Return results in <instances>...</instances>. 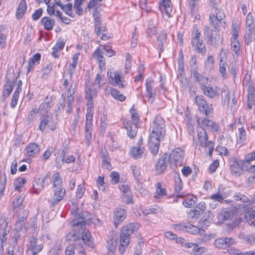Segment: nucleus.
Returning a JSON list of instances; mask_svg holds the SVG:
<instances>
[{
  "instance_id": "nucleus-1",
  "label": "nucleus",
  "mask_w": 255,
  "mask_h": 255,
  "mask_svg": "<svg viewBox=\"0 0 255 255\" xmlns=\"http://www.w3.org/2000/svg\"><path fill=\"white\" fill-rule=\"evenodd\" d=\"M166 133L164 121L161 116L157 115L152 124V130L149 137V148L154 155L158 152L160 141L163 139Z\"/></svg>"
},
{
  "instance_id": "nucleus-2",
  "label": "nucleus",
  "mask_w": 255,
  "mask_h": 255,
  "mask_svg": "<svg viewBox=\"0 0 255 255\" xmlns=\"http://www.w3.org/2000/svg\"><path fill=\"white\" fill-rule=\"evenodd\" d=\"M139 228V225L136 223H129L123 228L120 235V245L119 248V252L121 255L124 253L128 246L131 235L137 232Z\"/></svg>"
},
{
  "instance_id": "nucleus-3",
  "label": "nucleus",
  "mask_w": 255,
  "mask_h": 255,
  "mask_svg": "<svg viewBox=\"0 0 255 255\" xmlns=\"http://www.w3.org/2000/svg\"><path fill=\"white\" fill-rule=\"evenodd\" d=\"M74 228L79 230V234L71 233L69 235L70 237L69 240L72 241L73 240L75 242H78V239L80 236V234L82 235V240L83 244L85 246H88L91 248H93L94 244L93 241L91 240V234L88 230L87 231L86 225L83 222L76 223L74 224Z\"/></svg>"
},
{
  "instance_id": "nucleus-4",
  "label": "nucleus",
  "mask_w": 255,
  "mask_h": 255,
  "mask_svg": "<svg viewBox=\"0 0 255 255\" xmlns=\"http://www.w3.org/2000/svg\"><path fill=\"white\" fill-rule=\"evenodd\" d=\"M129 112L131 114V121L128 122L126 124H124V125L125 128L127 130L128 136L133 138L136 136L137 133V124L139 121V116L135 112L134 105L130 108Z\"/></svg>"
},
{
  "instance_id": "nucleus-5",
  "label": "nucleus",
  "mask_w": 255,
  "mask_h": 255,
  "mask_svg": "<svg viewBox=\"0 0 255 255\" xmlns=\"http://www.w3.org/2000/svg\"><path fill=\"white\" fill-rule=\"evenodd\" d=\"M246 30L245 35V43L249 45L252 42H255V20L251 12L246 17Z\"/></svg>"
},
{
  "instance_id": "nucleus-6",
  "label": "nucleus",
  "mask_w": 255,
  "mask_h": 255,
  "mask_svg": "<svg viewBox=\"0 0 255 255\" xmlns=\"http://www.w3.org/2000/svg\"><path fill=\"white\" fill-rule=\"evenodd\" d=\"M194 103L198 108L199 111L206 117H210L214 112L213 106L208 104L203 96L198 95L195 97Z\"/></svg>"
},
{
  "instance_id": "nucleus-7",
  "label": "nucleus",
  "mask_w": 255,
  "mask_h": 255,
  "mask_svg": "<svg viewBox=\"0 0 255 255\" xmlns=\"http://www.w3.org/2000/svg\"><path fill=\"white\" fill-rule=\"evenodd\" d=\"M101 79L102 76L99 74H97L93 86L90 85L88 88H86L85 99L88 101L87 105H90V107H93V98L96 96L97 90L100 89Z\"/></svg>"
},
{
  "instance_id": "nucleus-8",
  "label": "nucleus",
  "mask_w": 255,
  "mask_h": 255,
  "mask_svg": "<svg viewBox=\"0 0 255 255\" xmlns=\"http://www.w3.org/2000/svg\"><path fill=\"white\" fill-rule=\"evenodd\" d=\"M184 154V151L180 148H175L172 151L167 157L171 168L173 169L178 166L183 165Z\"/></svg>"
},
{
  "instance_id": "nucleus-9",
  "label": "nucleus",
  "mask_w": 255,
  "mask_h": 255,
  "mask_svg": "<svg viewBox=\"0 0 255 255\" xmlns=\"http://www.w3.org/2000/svg\"><path fill=\"white\" fill-rule=\"evenodd\" d=\"M71 212L74 215V223L83 222L86 225L90 224L91 215L81 207L74 206L71 210Z\"/></svg>"
},
{
  "instance_id": "nucleus-10",
  "label": "nucleus",
  "mask_w": 255,
  "mask_h": 255,
  "mask_svg": "<svg viewBox=\"0 0 255 255\" xmlns=\"http://www.w3.org/2000/svg\"><path fill=\"white\" fill-rule=\"evenodd\" d=\"M201 36V32L197 29L194 35L192 38L191 44L197 52L201 54L202 56H204L207 49Z\"/></svg>"
},
{
  "instance_id": "nucleus-11",
  "label": "nucleus",
  "mask_w": 255,
  "mask_h": 255,
  "mask_svg": "<svg viewBox=\"0 0 255 255\" xmlns=\"http://www.w3.org/2000/svg\"><path fill=\"white\" fill-rule=\"evenodd\" d=\"M13 75V69L12 68L8 69L6 75V82L3 91V96L5 98L10 94L15 85V78Z\"/></svg>"
},
{
  "instance_id": "nucleus-12",
  "label": "nucleus",
  "mask_w": 255,
  "mask_h": 255,
  "mask_svg": "<svg viewBox=\"0 0 255 255\" xmlns=\"http://www.w3.org/2000/svg\"><path fill=\"white\" fill-rule=\"evenodd\" d=\"M196 118L198 124L200 126L199 128H203L204 129L206 128L212 132L218 131L219 125L215 122L206 117L201 119L198 116H196Z\"/></svg>"
},
{
  "instance_id": "nucleus-13",
  "label": "nucleus",
  "mask_w": 255,
  "mask_h": 255,
  "mask_svg": "<svg viewBox=\"0 0 255 255\" xmlns=\"http://www.w3.org/2000/svg\"><path fill=\"white\" fill-rule=\"evenodd\" d=\"M248 163V161H242L235 160L230 166L231 173L233 175L239 176L243 170H246V165Z\"/></svg>"
},
{
  "instance_id": "nucleus-14",
  "label": "nucleus",
  "mask_w": 255,
  "mask_h": 255,
  "mask_svg": "<svg viewBox=\"0 0 255 255\" xmlns=\"http://www.w3.org/2000/svg\"><path fill=\"white\" fill-rule=\"evenodd\" d=\"M123 79L120 76L119 72H115L113 73L110 72L109 80L111 84L113 85H118L119 87L124 88L127 85V82Z\"/></svg>"
},
{
  "instance_id": "nucleus-15",
  "label": "nucleus",
  "mask_w": 255,
  "mask_h": 255,
  "mask_svg": "<svg viewBox=\"0 0 255 255\" xmlns=\"http://www.w3.org/2000/svg\"><path fill=\"white\" fill-rule=\"evenodd\" d=\"M50 174L49 173H47L45 176L42 178H39L35 179L33 181L32 188L33 192L35 194H38L41 191L44 186L45 181L47 179L49 178Z\"/></svg>"
},
{
  "instance_id": "nucleus-16",
  "label": "nucleus",
  "mask_w": 255,
  "mask_h": 255,
  "mask_svg": "<svg viewBox=\"0 0 255 255\" xmlns=\"http://www.w3.org/2000/svg\"><path fill=\"white\" fill-rule=\"evenodd\" d=\"M53 192V195L51 198V199L49 200V202L50 203V206L51 208H53L55 207V206L58 204L59 202L62 200L65 195V190H58L52 189Z\"/></svg>"
},
{
  "instance_id": "nucleus-17",
  "label": "nucleus",
  "mask_w": 255,
  "mask_h": 255,
  "mask_svg": "<svg viewBox=\"0 0 255 255\" xmlns=\"http://www.w3.org/2000/svg\"><path fill=\"white\" fill-rule=\"evenodd\" d=\"M234 242V239L232 238H220L215 240L214 245L218 248L225 249L232 246Z\"/></svg>"
},
{
  "instance_id": "nucleus-18",
  "label": "nucleus",
  "mask_w": 255,
  "mask_h": 255,
  "mask_svg": "<svg viewBox=\"0 0 255 255\" xmlns=\"http://www.w3.org/2000/svg\"><path fill=\"white\" fill-rule=\"evenodd\" d=\"M145 82L147 96L151 100V102H152L155 98L156 93V89L153 86V81L151 79H147Z\"/></svg>"
},
{
  "instance_id": "nucleus-19",
  "label": "nucleus",
  "mask_w": 255,
  "mask_h": 255,
  "mask_svg": "<svg viewBox=\"0 0 255 255\" xmlns=\"http://www.w3.org/2000/svg\"><path fill=\"white\" fill-rule=\"evenodd\" d=\"M233 211L229 208L220 210L217 214V217L219 222H224L231 219L234 217Z\"/></svg>"
},
{
  "instance_id": "nucleus-20",
  "label": "nucleus",
  "mask_w": 255,
  "mask_h": 255,
  "mask_svg": "<svg viewBox=\"0 0 255 255\" xmlns=\"http://www.w3.org/2000/svg\"><path fill=\"white\" fill-rule=\"evenodd\" d=\"M159 8L163 14H165L168 18L172 11L171 1L170 0H162L159 5Z\"/></svg>"
},
{
  "instance_id": "nucleus-21",
  "label": "nucleus",
  "mask_w": 255,
  "mask_h": 255,
  "mask_svg": "<svg viewBox=\"0 0 255 255\" xmlns=\"http://www.w3.org/2000/svg\"><path fill=\"white\" fill-rule=\"evenodd\" d=\"M51 182L53 184L52 189L65 190L62 187V179L59 172H56L52 175Z\"/></svg>"
},
{
  "instance_id": "nucleus-22",
  "label": "nucleus",
  "mask_w": 255,
  "mask_h": 255,
  "mask_svg": "<svg viewBox=\"0 0 255 255\" xmlns=\"http://www.w3.org/2000/svg\"><path fill=\"white\" fill-rule=\"evenodd\" d=\"M126 216V210L121 208L116 209L114 215V223L116 228L125 219Z\"/></svg>"
},
{
  "instance_id": "nucleus-23",
  "label": "nucleus",
  "mask_w": 255,
  "mask_h": 255,
  "mask_svg": "<svg viewBox=\"0 0 255 255\" xmlns=\"http://www.w3.org/2000/svg\"><path fill=\"white\" fill-rule=\"evenodd\" d=\"M210 24L213 26L215 30H218L220 26L225 28L226 23L225 20H220L218 17H215L214 13L211 14L209 16Z\"/></svg>"
},
{
  "instance_id": "nucleus-24",
  "label": "nucleus",
  "mask_w": 255,
  "mask_h": 255,
  "mask_svg": "<svg viewBox=\"0 0 255 255\" xmlns=\"http://www.w3.org/2000/svg\"><path fill=\"white\" fill-rule=\"evenodd\" d=\"M40 149V145L35 143H29L25 148L26 155L28 157L34 156Z\"/></svg>"
},
{
  "instance_id": "nucleus-25",
  "label": "nucleus",
  "mask_w": 255,
  "mask_h": 255,
  "mask_svg": "<svg viewBox=\"0 0 255 255\" xmlns=\"http://www.w3.org/2000/svg\"><path fill=\"white\" fill-rule=\"evenodd\" d=\"M201 90L205 96L211 99H213L218 95L217 88H214L213 87L203 85Z\"/></svg>"
},
{
  "instance_id": "nucleus-26",
  "label": "nucleus",
  "mask_w": 255,
  "mask_h": 255,
  "mask_svg": "<svg viewBox=\"0 0 255 255\" xmlns=\"http://www.w3.org/2000/svg\"><path fill=\"white\" fill-rule=\"evenodd\" d=\"M168 155L164 154L158 161L155 168L157 173H161L166 168V162L168 160Z\"/></svg>"
},
{
  "instance_id": "nucleus-27",
  "label": "nucleus",
  "mask_w": 255,
  "mask_h": 255,
  "mask_svg": "<svg viewBox=\"0 0 255 255\" xmlns=\"http://www.w3.org/2000/svg\"><path fill=\"white\" fill-rule=\"evenodd\" d=\"M52 117L53 116L52 114L41 115L39 127V128L41 131H43L45 130L46 126L52 121Z\"/></svg>"
},
{
  "instance_id": "nucleus-28",
  "label": "nucleus",
  "mask_w": 255,
  "mask_h": 255,
  "mask_svg": "<svg viewBox=\"0 0 255 255\" xmlns=\"http://www.w3.org/2000/svg\"><path fill=\"white\" fill-rule=\"evenodd\" d=\"M51 101L52 100L50 98H46L43 103L40 105V107L38 109L39 112V114L43 115L50 114L49 113V111L51 108L50 103Z\"/></svg>"
},
{
  "instance_id": "nucleus-29",
  "label": "nucleus",
  "mask_w": 255,
  "mask_h": 255,
  "mask_svg": "<svg viewBox=\"0 0 255 255\" xmlns=\"http://www.w3.org/2000/svg\"><path fill=\"white\" fill-rule=\"evenodd\" d=\"M198 138L200 145L205 147L208 143V135L206 130L203 128L198 129Z\"/></svg>"
},
{
  "instance_id": "nucleus-30",
  "label": "nucleus",
  "mask_w": 255,
  "mask_h": 255,
  "mask_svg": "<svg viewBox=\"0 0 255 255\" xmlns=\"http://www.w3.org/2000/svg\"><path fill=\"white\" fill-rule=\"evenodd\" d=\"M214 31L215 33H213L208 39H207V41L212 46L216 47L219 44L221 35L219 30H215Z\"/></svg>"
},
{
  "instance_id": "nucleus-31",
  "label": "nucleus",
  "mask_w": 255,
  "mask_h": 255,
  "mask_svg": "<svg viewBox=\"0 0 255 255\" xmlns=\"http://www.w3.org/2000/svg\"><path fill=\"white\" fill-rule=\"evenodd\" d=\"M92 128V122L89 120L86 122L85 126V141L86 144L89 146L91 143L92 140V132L91 130Z\"/></svg>"
},
{
  "instance_id": "nucleus-32",
  "label": "nucleus",
  "mask_w": 255,
  "mask_h": 255,
  "mask_svg": "<svg viewBox=\"0 0 255 255\" xmlns=\"http://www.w3.org/2000/svg\"><path fill=\"white\" fill-rule=\"evenodd\" d=\"M218 1L217 0H210V6L213 8H215V17H218L220 20H224L225 14L222 9L217 8Z\"/></svg>"
},
{
  "instance_id": "nucleus-33",
  "label": "nucleus",
  "mask_w": 255,
  "mask_h": 255,
  "mask_svg": "<svg viewBox=\"0 0 255 255\" xmlns=\"http://www.w3.org/2000/svg\"><path fill=\"white\" fill-rule=\"evenodd\" d=\"M144 149L140 146L132 147L129 151L130 155L135 159H139L142 157Z\"/></svg>"
},
{
  "instance_id": "nucleus-34",
  "label": "nucleus",
  "mask_w": 255,
  "mask_h": 255,
  "mask_svg": "<svg viewBox=\"0 0 255 255\" xmlns=\"http://www.w3.org/2000/svg\"><path fill=\"white\" fill-rule=\"evenodd\" d=\"M254 208H250L245 215L247 222L251 226H255V210Z\"/></svg>"
},
{
  "instance_id": "nucleus-35",
  "label": "nucleus",
  "mask_w": 255,
  "mask_h": 255,
  "mask_svg": "<svg viewBox=\"0 0 255 255\" xmlns=\"http://www.w3.org/2000/svg\"><path fill=\"white\" fill-rule=\"evenodd\" d=\"M76 85L73 82L70 85L67 91V105H72L74 97V94L75 93Z\"/></svg>"
},
{
  "instance_id": "nucleus-36",
  "label": "nucleus",
  "mask_w": 255,
  "mask_h": 255,
  "mask_svg": "<svg viewBox=\"0 0 255 255\" xmlns=\"http://www.w3.org/2000/svg\"><path fill=\"white\" fill-rule=\"evenodd\" d=\"M175 189L174 192L177 195V197L183 198V195H178L182 189V182L178 174L175 175Z\"/></svg>"
},
{
  "instance_id": "nucleus-37",
  "label": "nucleus",
  "mask_w": 255,
  "mask_h": 255,
  "mask_svg": "<svg viewBox=\"0 0 255 255\" xmlns=\"http://www.w3.org/2000/svg\"><path fill=\"white\" fill-rule=\"evenodd\" d=\"M234 198L235 200L240 201L243 203H248V205H252L254 203V201L253 200H250L248 197L240 193H237L234 196Z\"/></svg>"
},
{
  "instance_id": "nucleus-38",
  "label": "nucleus",
  "mask_w": 255,
  "mask_h": 255,
  "mask_svg": "<svg viewBox=\"0 0 255 255\" xmlns=\"http://www.w3.org/2000/svg\"><path fill=\"white\" fill-rule=\"evenodd\" d=\"M231 48L237 56L240 54L241 45L238 38H231Z\"/></svg>"
},
{
  "instance_id": "nucleus-39",
  "label": "nucleus",
  "mask_w": 255,
  "mask_h": 255,
  "mask_svg": "<svg viewBox=\"0 0 255 255\" xmlns=\"http://www.w3.org/2000/svg\"><path fill=\"white\" fill-rule=\"evenodd\" d=\"M26 9V3L25 0H21L18 4L16 13L17 18H20L22 17Z\"/></svg>"
},
{
  "instance_id": "nucleus-40",
  "label": "nucleus",
  "mask_w": 255,
  "mask_h": 255,
  "mask_svg": "<svg viewBox=\"0 0 255 255\" xmlns=\"http://www.w3.org/2000/svg\"><path fill=\"white\" fill-rule=\"evenodd\" d=\"M54 22V20L49 19L46 16L43 17L41 20V24L44 25V28L47 30L52 29Z\"/></svg>"
},
{
  "instance_id": "nucleus-41",
  "label": "nucleus",
  "mask_w": 255,
  "mask_h": 255,
  "mask_svg": "<svg viewBox=\"0 0 255 255\" xmlns=\"http://www.w3.org/2000/svg\"><path fill=\"white\" fill-rule=\"evenodd\" d=\"M41 55L40 53H37L29 59V66L27 69V72H30L34 68L36 62L39 63L40 60Z\"/></svg>"
},
{
  "instance_id": "nucleus-42",
  "label": "nucleus",
  "mask_w": 255,
  "mask_h": 255,
  "mask_svg": "<svg viewBox=\"0 0 255 255\" xmlns=\"http://www.w3.org/2000/svg\"><path fill=\"white\" fill-rule=\"evenodd\" d=\"M156 21L153 19L149 20L147 26V32L149 36H152L156 32V28L155 27Z\"/></svg>"
},
{
  "instance_id": "nucleus-43",
  "label": "nucleus",
  "mask_w": 255,
  "mask_h": 255,
  "mask_svg": "<svg viewBox=\"0 0 255 255\" xmlns=\"http://www.w3.org/2000/svg\"><path fill=\"white\" fill-rule=\"evenodd\" d=\"M197 201V198L189 195L183 202V205L187 208H190L194 205Z\"/></svg>"
},
{
  "instance_id": "nucleus-44",
  "label": "nucleus",
  "mask_w": 255,
  "mask_h": 255,
  "mask_svg": "<svg viewBox=\"0 0 255 255\" xmlns=\"http://www.w3.org/2000/svg\"><path fill=\"white\" fill-rule=\"evenodd\" d=\"M166 38V32L162 31L160 32L159 36L157 38L158 46L160 49V52H162L163 50V44L165 41Z\"/></svg>"
},
{
  "instance_id": "nucleus-45",
  "label": "nucleus",
  "mask_w": 255,
  "mask_h": 255,
  "mask_svg": "<svg viewBox=\"0 0 255 255\" xmlns=\"http://www.w3.org/2000/svg\"><path fill=\"white\" fill-rule=\"evenodd\" d=\"M130 168L132 170V172L134 176V179L136 180V182L143 181L141 176L139 168L135 165H131Z\"/></svg>"
},
{
  "instance_id": "nucleus-46",
  "label": "nucleus",
  "mask_w": 255,
  "mask_h": 255,
  "mask_svg": "<svg viewBox=\"0 0 255 255\" xmlns=\"http://www.w3.org/2000/svg\"><path fill=\"white\" fill-rule=\"evenodd\" d=\"M6 182V178L5 174L0 173V199L3 195V193L5 188Z\"/></svg>"
},
{
  "instance_id": "nucleus-47",
  "label": "nucleus",
  "mask_w": 255,
  "mask_h": 255,
  "mask_svg": "<svg viewBox=\"0 0 255 255\" xmlns=\"http://www.w3.org/2000/svg\"><path fill=\"white\" fill-rule=\"evenodd\" d=\"M111 93L112 96L115 99L118 100L120 101H124L126 99V97L124 95L121 94L118 90L115 89H111Z\"/></svg>"
},
{
  "instance_id": "nucleus-48",
  "label": "nucleus",
  "mask_w": 255,
  "mask_h": 255,
  "mask_svg": "<svg viewBox=\"0 0 255 255\" xmlns=\"http://www.w3.org/2000/svg\"><path fill=\"white\" fill-rule=\"evenodd\" d=\"M194 78L196 81L199 83L200 85V88L202 87V85H206V84L207 83V81H208V78H205L202 75H200L198 72L196 74L193 75Z\"/></svg>"
},
{
  "instance_id": "nucleus-49",
  "label": "nucleus",
  "mask_w": 255,
  "mask_h": 255,
  "mask_svg": "<svg viewBox=\"0 0 255 255\" xmlns=\"http://www.w3.org/2000/svg\"><path fill=\"white\" fill-rule=\"evenodd\" d=\"M25 182V179L21 177H18L14 183L15 190L20 191V188L23 186Z\"/></svg>"
},
{
  "instance_id": "nucleus-50",
  "label": "nucleus",
  "mask_w": 255,
  "mask_h": 255,
  "mask_svg": "<svg viewBox=\"0 0 255 255\" xmlns=\"http://www.w3.org/2000/svg\"><path fill=\"white\" fill-rule=\"evenodd\" d=\"M214 60L212 55L208 56L205 63L206 70L211 71L213 69Z\"/></svg>"
},
{
  "instance_id": "nucleus-51",
  "label": "nucleus",
  "mask_w": 255,
  "mask_h": 255,
  "mask_svg": "<svg viewBox=\"0 0 255 255\" xmlns=\"http://www.w3.org/2000/svg\"><path fill=\"white\" fill-rule=\"evenodd\" d=\"M249 155L246 157V161H248V163L246 165V170L253 173H255V164H252L251 162L255 159H250Z\"/></svg>"
},
{
  "instance_id": "nucleus-52",
  "label": "nucleus",
  "mask_w": 255,
  "mask_h": 255,
  "mask_svg": "<svg viewBox=\"0 0 255 255\" xmlns=\"http://www.w3.org/2000/svg\"><path fill=\"white\" fill-rule=\"evenodd\" d=\"M248 99H254L255 89L254 84L249 83L247 87Z\"/></svg>"
},
{
  "instance_id": "nucleus-53",
  "label": "nucleus",
  "mask_w": 255,
  "mask_h": 255,
  "mask_svg": "<svg viewBox=\"0 0 255 255\" xmlns=\"http://www.w3.org/2000/svg\"><path fill=\"white\" fill-rule=\"evenodd\" d=\"M201 211L195 208L188 213V217L191 219H197L202 215Z\"/></svg>"
},
{
  "instance_id": "nucleus-54",
  "label": "nucleus",
  "mask_w": 255,
  "mask_h": 255,
  "mask_svg": "<svg viewBox=\"0 0 255 255\" xmlns=\"http://www.w3.org/2000/svg\"><path fill=\"white\" fill-rule=\"evenodd\" d=\"M227 64L226 62H224L223 58H221L220 59L219 62V71L222 75V77L224 78H226V66Z\"/></svg>"
},
{
  "instance_id": "nucleus-55",
  "label": "nucleus",
  "mask_w": 255,
  "mask_h": 255,
  "mask_svg": "<svg viewBox=\"0 0 255 255\" xmlns=\"http://www.w3.org/2000/svg\"><path fill=\"white\" fill-rule=\"evenodd\" d=\"M101 156L103 158L102 161V167L107 170L110 169L111 168V164L106 155L103 154Z\"/></svg>"
},
{
  "instance_id": "nucleus-56",
  "label": "nucleus",
  "mask_w": 255,
  "mask_h": 255,
  "mask_svg": "<svg viewBox=\"0 0 255 255\" xmlns=\"http://www.w3.org/2000/svg\"><path fill=\"white\" fill-rule=\"evenodd\" d=\"M93 15L95 20V27H98L99 25H101L102 23L100 18V12L96 8H95V9L94 10L93 12Z\"/></svg>"
},
{
  "instance_id": "nucleus-57",
  "label": "nucleus",
  "mask_w": 255,
  "mask_h": 255,
  "mask_svg": "<svg viewBox=\"0 0 255 255\" xmlns=\"http://www.w3.org/2000/svg\"><path fill=\"white\" fill-rule=\"evenodd\" d=\"M165 194V189L162 188L161 183L158 182L156 186V194L154 195V197L157 198V196H163Z\"/></svg>"
},
{
  "instance_id": "nucleus-58",
  "label": "nucleus",
  "mask_w": 255,
  "mask_h": 255,
  "mask_svg": "<svg viewBox=\"0 0 255 255\" xmlns=\"http://www.w3.org/2000/svg\"><path fill=\"white\" fill-rule=\"evenodd\" d=\"M184 246H185V248L187 249L190 248H192V247H194L193 251L195 253H196V254H197V253L201 254L200 250H202V249H201V248H198V246L197 244L192 243H186L185 242Z\"/></svg>"
},
{
  "instance_id": "nucleus-59",
  "label": "nucleus",
  "mask_w": 255,
  "mask_h": 255,
  "mask_svg": "<svg viewBox=\"0 0 255 255\" xmlns=\"http://www.w3.org/2000/svg\"><path fill=\"white\" fill-rule=\"evenodd\" d=\"M97 183L102 190L104 191L106 189L107 184L104 182V178L103 177L99 176L97 180Z\"/></svg>"
},
{
  "instance_id": "nucleus-60",
  "label": "nucleus",
  "mask_w": 255,
  "mask_h": 255,
  "mask_svg": "<svg viewBox=\"0 0 255 255\" xmlns=\"http://www.w3.org/2000/svg\"><path fill=\"white\" fill-rule=\"evenodd\" d=\"M210 199L211 200L213 201L214 202H217L218 203H222L224 200L223 197L219 193L212 195L210 197Z\"/></svg>"
},
{
  "instance_id": "nucleus-61",
  "label": "nucleus",
  "mask_w": 255,
  "mask_h": 255,
  "mask_svg": "<svg viewBox=\"0 0 255 255\" xmlns=\"http://www.w3.org/2000/svg\"><path fill=\"white\" fill-rule=\"evenodd\" d=\"M76 243L71 244L67 247L65 251V255H74V250L76 248Z\"/></svg>"
},
{
  "instance_id": "nucleus-62",
  "label": "nucleus",
  "mask_w": 255,
  "mask_h": 255,
  "mask_svg": "<svg viewBox=\"0 0 255 255\" xmlns=\"http://www.w3.org/2000/svg\"><path fill=\"white\" fill-rule=\"evenodd\" d=\"M192 224L189 223H182L179 224V229L185 232H190Z\"/></svg>"
},
{
  "instance_id": "nucleus-63",
  "label": "nucleus",
  "mask_w": 255,
  "mask_h": 255,
  "mask_svg": "<svg viewBox=\"0 0 255 255\" xmlns=\"http://www.w3.org/2000/svg\"><path fill=\"white\" fill-rule=\"evenodd\" d=\"M190 232L193 234H203L205 232V230L203 229L202 228H199L198 227L195 226L194 225H192L191 229L190 230Z\"/></svg>"
},
{
  "instance_id": "nucleus-64",
  "label": "nucleus",
  "mask_w": 255,
  "mask_h": 255,
  "mask_svg": "<svg viewBox=\"0 0 255 255\" xmlns=\"http://www.w3.org/2000/svg\"><path fill=\"white\" fill-rule=\"evenodd\" d=\"M85 188L82 185H78L76 191V197L77 198H81L84 195L85 192Z\"/></svg>"
}]
</instances>
